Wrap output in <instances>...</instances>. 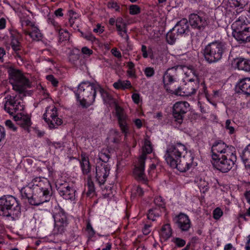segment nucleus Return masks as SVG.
<instances>
[{"mask_svg":"<svg viewBox=\"0 0 250 250\" xmlns=\"http://www.w3.org/2000/svg\"><path fill=\"white\" fill-rule=\"evenodd\" d=\"M70 18L69 19V22L70 26L72 27L73 24L74 23V20L77 19L78 16V14L73 10H71L69 12Z\"/></svg>","mask_w":250,"mask_h":250,"instance_id":"603ef678","label":"nucleus"},{"mask_svg":"<svg viewBox=\"0 0 250 250\" xmlns=\"http://www.w3.org/2000/svg\"><path fill=\"white\" fill-rule=\"evenodd\" d=\"M50 183L47 179H42L41 177H36L28 186L22 187L20 190L21 196H27L33 194V192L37 188H42V187Z\"/></svg>","mask_w":250,"mask_h":250,"instance_id":"aec40b11","label":"nucleus"},{"mask_svg":"<svg viewBox=\"0 0 250 250\" xmlns=\"http://www.w3.org/2000/svg\"><path fill=\"white\" fill-rule=\"evenodd\" d=\"M56 31H58L59 33V42H60L62 43L68 41L69 38V33L67 31L63 30L61 27H60L59 29H57Z\"/></svg>","mask_w":250,"mask_h":250,"instance_id":"e433bc0d","label":"nucleus"},{"mask_svg":"<svg viewBox=\"0 0 250 250\" xmlns=\"http://www.w3.org/2000/svg\"><path fill=\"white\" fill-rule=\"evenodd\" d=\"M141 12L140 6L136 4H131L129 7V13L131 15L139 14Z\"/></svg>","mask_w":250,"mask_h":250,"instance_id":"c03bdc74","label":"nucleus"},{"mask_svg":"<svg viewBox=\"0 0 250 250\" xmlns=\"http://www.w3.org/2000/svg\"><path fill=\"white\" fill-rule=\"evenodd\" d=\"M81 52L84 57H88L93 53V50L87 46L83 47L81 49Z\"/></svg>","mask_w":250,"mask_h":250,"instance_id":"8fccbe9b","label":"nucleus"},{"mask_svg":"<svg viewBox=\"0 0 250 250\" xmlns=\"http://www.w3.org/2000/svg\"><path fill=\"white\" fill-rule=\"evenodd\" d=\"M97 86L99 88L98 92H99L101 94L104 104H110L113 100V98L111 94L104 90L100 84L97 85Z\"/></svg>","mask_w":250,"mask_h":250,"instance_id":"7c9ffc66","label":"nucleus"},{"mask_svg":"<svg viewBox=\"0 0 250 250\" xmlns=\"http://www.w3.org/2000/svg\"><path fill=\"white\" fill-rule=\"evenodd\" d=\"M126 67L127 68L126 71L127 76L131 78L136 79L137 75L135 63L132 61H129L126 62Z\"/></svg>","mask_w":250,"mask_h":250,"instance_id":"72a5a7b5","label":"nucleus"},{"mask_svg":"<svg viewBox=\"0 0 250 250\" xmlns=\"http://www.w3.org/2000/svg\"><path fill=\"white\" fill-rule=\"evenodd\" d=\"M80 166L82 173L84 175H87L91 172V165L90 164L89 158L86 156V154L82 152L81 154V159L79 160Z\"/></svg>","mask_w":250,"mask_h":250,"instance_id":"bb28decb","label":"nucleus"},{"mask_svg":"<svg viewBox=\"0 0 250 250\" xmlns=\"http://www.w3.org/2000/svg\"><path fill=\"white\" fill-rule=\"evenodd\" d=\"M173 221L177 228L182 232L188 231L192 226L189 216L183 212L176 215Z\"/></svg>","mask_w":250,"mask_h":250,"instance_id":"412c9836","label":"nucleus"},{"mask_svg":"<svg viewBox=\"0 0 250 250\" xmlns=\"http://www.w3.org/2000/svg\"><path fill=\"white\" fill-rule=\"evenodd\" d=\"M107 6L108 8L114 9L115 12L122 13V8L121 7L120 4L117 1L111 0L107 2Z\"/></svg>","mask_w":250,"mask_h":250,"instance_id":"58836bf2","label":"nucleus"},{"mask_svg":"<svg viewBox=\"0 0 250 250\" xmlns=\"http://www.w3.org/2000/svg\"><path fill=\"white\" fill-rule=\"evenodd\" d=\"M9 45L12 49L11 54L13 55L18 63L22 65L24 62V54L25 49L22 44L23 38L22 34L16 29H9Z\"/></svg>","mask_w":250,"mask_h":250,"instance_id":"0eeeda50","label":"nucleus"},{"mask_svg":"<svg viewBox=\"0 0 250 250\" xmlns=\"http://www.w3.org/2000/svg\"><path fill=\"white\" fill-rule=\"evenodd\" d=\"M111 53L114 57L118 59H121L122 57L121 52L116 47L112 48Z\"/></svg>","mask_w":250,"mask_h":250,"instance_id":"052dcab7","label":"nucleus"},{"mask_svg":"<svg viewBox=\"0 0 250 250\" xmlns=\"http://www.w3.org/2000/svg\"><path fill=\"white\" fill-rule=\"evenodd\" d=\"M240 156L245 166L250 168V144L243 150Z\"/></svg>","mask_w":250,"mask_h":250,"instance_id":"473e14b6","label":"nucleus"},{"mask_svg":"<svg viewBox=\"0 0 250 250\" xmlns=\"http://www.w3.org/2000/svg\"><path fill=\"white\" fill-rule=\"evenodd\" d=\"M141 51L142 52V55L144 58H148V53L147 51V47L145 45H142L141 47Z\"/></svg>","mask_w":250,"mask_h":250,"instance_id":"338daca9","label":"nucleus"},{"mask_svg":"<svg viewBox=\"0 0 250 250\" xmlns=\"http://www.w3.org/2000/svg\"><path fill=\"white\" fill-rule=\"evenodd\" d=\"M110 152L107 149H103L98 154L99 160L100 162H104V164H107L110 158Z\"/></svg>","mask_w":250,"mask_h":250,"instance_id":"c9c22d12","label":"nucleus"},{"mask_svg":"<svg viewBox=\"0 0 250 250\" xmlns=\"http://www.w3.org/2000/svg\"><path fill=\"white\" fill-rule=\"evenodd\" d=\"M187 146L179 140L171 142L167 146L164 158L167 164L172 169L180 172H186L197 166L194 163V156L188 155Z\"/></svg>","mask_w":250,"mask_h":250,"instance_id":"f03ea898","label":"nucleus"},{"mask_svg":"<svg viewBox=\"0 0 250 250\" xmlns=\"http://www.w3.org/2000/svg\"><path fill=\"white\" fill-rule=\"evenodd\" d=\"M190 110V105L186 101L176 102L172 107V115L175 121L181 124L186 113Z\"/></svg>","mask_w":250,"mask_h":250,"instance_id":"a211bd4d","label":"nucleus"},{"mask_svg":"<svg viewBox=\"0 0 250 250\" xmlns=\"http://www.w3.org/2000/svg\"><path fill=\"white\" fill-rule=\"evenodd\" d=\"M144 194V191L140 186H137L134 188L132 191L131 197H142Z\"/></svg>","mask_w":250,"mask_h":250,"instance_id":"a19ab883","label":"nucleus"},{"mask_svg":"<svg viewBox=\"0 0 250 250\" xmlns=\"http://www.w3.org/2000/svg\"><path fill=\"white\" fill-rule=\"evenodd\" d=\"M209 22L208 15L201 11L191 13L188 16V22L191 28L199 32L204 31Z\"/></svg>","mask_w":250,"mask_h":250,"instance_id":"ddd939ff","label":"nucleus"},{"mask_svg":"<svg viewBox=\"0 0 250 250\" xmlns=\"http://www.w3.org/2000/svg\"><path fill=\"white\" fill-rule=\"evenodd\" d=\"M53 217L54 220L55 233L62 234L66 230V229L70 222L72 216L69 215L60 206L56 208Z\"/></svg>","mask_w":250,"mask_h":250,"instance_id":"9b49d317","label":"nucleus"},{"mask_svg":"<svg viewBox=\"0 0 250 250\" xmlns=\"http://www.w3.org/2000/svg\"><path fill=\"white\" fill-rule=\"evenodd\" d=\"M104 31V27L102 26L101 24L98 23L96 27L94 28L93 32L99 34H102Z\"/></svg>","mask_w":250,"mask_h":250,"instance_id":"680f3d73","label":"nucleus"},{"mask_svg":"<svg viewBox=\"0 0 250 250\" xmlns=\"http://www.w3.org/2000/svg\"><path fill=\"white\" fill-rule=\"evenodd\" d=\"M115 116L122 133L126 137L130 133V126L128 123V117L123 107L116 104Z\"/></svg>","mask_w":250,"mask_h":250,"instance_id":"f3484780","label":"nucleus"},{"mask_svg":"<svg viewBox=\"0 0 250 250\" xmlns=\"http://www.w3.org/2000/svg\"><path fill=\"white\" fill-rule=\"evenodd\" d=\"M0 215L10 217L13 220L18 219L21 215L20 201L12 195L0 197Z\"/></svg>","mask_w":250,"mask_h":250,"instance_id":"423d86ee","label":"nucleus"},{"mask_svg":"<svg viewBox=\"0 0 250 250\" xmlns=\"http://www.w3.org/2000/svg\"><path fill=\"white\" fill-rule=\"evenodd\" d=\"M226 47L225 43L215 41L208 43L204 50V56L209 63L218 62L223 57Z\"/></svg>","mask_w":250,"mask_h":250,"instance_id":"1a4fd4ad","label":"nucleus"},{"mask_svg":"<svg viewBox=\"0 0 250 250\" xmlns=\"http://www.w3.org/2000/svg\"><path fill=\"white\" fill-rule=\"evenodd\" d=\"M8 72L9 82L18 93L8 94L4 98V109L10 115L14 116L18 111L24 109L23 98L26 96V88L30 87V82L19 70L10 68Z\"/></svg>","mask_w":250,"mask_h":250,"instance_id":"f257e3e1","label":"nucleus"},{"mask_svg":"<svg viewBox=\"0 0 250 250\" xmlns=\"http://www.w3.org/2000/svg\"><path fill=\"white\" fill-rule=\"evenodd\" d=\"M97 85L100 84L89 81H83L78 85L75 94L77 101L82 108H87L95 102L99 89Z\"/></svg>","mask_w":250,"mask_h":250,"instance_id":"20e7f679","label":"nucleus"},{"mask_svg":"<svg viewBox=\"0 0 250 250\" xmlns=\"http://www.w3.org/2000/svg\"><path fill=\"white\" fill-rule=\"evenodd\" d=\"M113 87L117 90H125L133 88L131 82L129 80H118L113 84Z\"/></svg>","mask_w":250,"mask_h":250,"instance_id":"c85d7f7f","label":"nucleus"},{"mask_svg":"<svg viewBox=\"0 0 250 250\" xmlns=\"http://www.w3.org/2000/svg\"><path fill=\"white\" fill-rule=\"evenodd\" d=\"M212 214L213 218L216 220H218L223 215V212L220 208L217 207L213 210Z\"/></svg>","mask_w":250,"mask_h":250,"instance_id":"de8ad7c7","label":"nucleus"},{"mask_svg":"<svg viewBox=\"0 0 250 250\" xmlns=\"http://www.w3.org/2000/svg\"><path fill=\"white\" fill-rule=\"evenodd\" d=\"M237 92L247 97H250V78L246 77L240 80L237 83Z\"/></svg>","mask_w":250,"mask_h":250,"instance_id":"a878e982","label":"nucleus"},{"mask_svg":"<svg viewBox=\"0 0 250 250\" xmlns=\"http://www.w3.org/2000/svg\"><path fill=\"white\" fill-rule=\"evenodd\" d=\"M110 170V168L108 164L97 162L96 167V179L100 186L104 184L109 175Z\"/></svg>","mask_w":250,"mask_h":250,"instance_id":"4be33fe9","label":"nucleus"},{"mask_svg":"<svg viewBox=\"0 0 250 250\" xmlns=\"http://www.w3.org/2000/svg\"><path fill=\"white\" fill-rule=\"evenodd\" d=\"M189 22L187 19H182L172 28V30L177 32L180 37L188 35L189 32Z\"/></svg>","mask_w":250,"mask_h":250,"instance_id":"393cba45","label":"nucleus"},{"mask_svg":"<svg viewBox=\"0 0 250 250\" xmlns=\"http://www.w3.org/2000/svg\"><path fill=\"white\" fill-rule=\"evenodd\" d=\"M33 194L27 196H21L22 199L27 200L32 206H39L50 201L52 196V187L50 183H47L42 188H37Z\"/></svg>","mask_w":250,"mask_h":250,"instance_id":"6e6552de","label":"nucleus"},{"mask_svg":"<svg viewBox=\"0 0 250 250\" xmlns=\"http://www.w3.org/2000/svg\"><path fill=\"white\" fill-rule=\"evenodd\" d=\"M6 58V51L2 47H0V63H3Z\"/></svg>","mask_w":250,"mask_h":250,"instance_id":"4d7b16f0","label":"nucleus"},{"mask_svg":"<svg viewBox=\"0 0 250 250\" xmlns=\"http://www.w3.org/2000/svg\"><path fill=\"white\" fill-rule=\"evenodd\" d=\"M245 19H239L231 25L232 36L240 43L250 42V23L246 22Z\"/></svg>","mask_w":250,"mask_h":250,"instance_id":"9d476101","label":"nucleus"},{"mask_svg":"<svg viewBox=\"0 0 250 250\" xmlns=\"http://www.w3.org/2000/svg\"><path fill=\"white\" fill-rule=\"evenodd\" d=\"M236 152L235 147L228 145L223 140H217L213 143L211 147V159L219 158L223 155H227Z\"/></svg>","mask_w":250,"mask_h":250,"instance_id":"4468645a","label":"nucleus"},{"mask_svg":"<svg viewBox=\"0 0 250 250\" xmlns=\"http://www.w3.org/2000/svg\"><path fill=\"white\" fill-rule=\"evenodd\" d=\"M242 1L243 0H228V2L232 8L240 7V8H243L244 4Z\"/></svg>","mask_w":250,"mask_h":250,"instance_id":"a18cd8bd","label":"nucleus"},{"mask_svg":"<svg viewBox=\"0 0 250 250\" xmlns=\"http://www.w3.org/2000/svg\"><path fill=\"white\" fill-rule=\"evenodd\" d=\"M83 37L87 41L94 42L96 40V37L91 33L83 34L82 33Z\"/></svg>","mask_w":250,"mask_h":250,"instance_id":"6e6d98bb","label":"nucleus"},{"mask_svg":"<svg viewBox=\"0 0 250 250\" xmlns=\"http://www.w3.org/2000/svg\"><path fill=\"white\" fill-rule=\"evenodd\" d=\"M236 161V152H234L211 159V162L215 169L222 173H227L232 168Z\"/></svg>","mask_w":250,"mask_h":250,"instance_id":"f8f14e48","label":"nucleus"},{"mask_svg":"<svg viewBox=\"0 0 250 250\" xmlns=\"http://www.w3.org/2000/svg\"><path fill=\"white\" fill-rule=\"evenodd\" d=\"M56 187L59 194L63 199L71 202L75 200L76 190L73 185L67 182L58 183Z\"/></svg>","mask_w":250,"mask_h":250,"instance_id":"6ab92c4d","label":"nucleus"},{"mask_svg":"<svg viewBox=\"0 0 250 250\" xmlns=\"http://www.w3.org/2000/svg\"><path fill=\"white\" fill-rule=\"evenodd\" d=\"M43 119L50 129L57 128L63 123L62 120L59 117L58 109L55 106L46 107L45 112L43 115Z\"/></svg>","mask_w":250,"mask_h":250,"instance_id":"dca6fc26","label":"nucleus"},{"mask_svg":"<svg viewBox=\"0 0 250 250\" xmlns=\"http://www.w3.org/2000/svg\"><path fill=\"white\" fill-rule=\"evenodd\" d=\"M199 187L203 189L205 188L206 190L208 189V183L205 180H202V179L200 180V183L198 184Z\"/></svg>","mask_w":250,"mask_h":250,"instance_id":"69168bd1","label":"nucleus"},{"mask_svg":"<svg viewBox=\"0 0 250 250\" xmlns=\"http://www.w3.org/2000/svg\"><path fill=\"white\" fill-rule=\"evenodd\" d=\"M185 77L184 84L175 90L174 93L181 96H189L196 94L199 89V93L207 94V87L205 81L199 75V72L193 68L186 66L183 68Z\"/></svg>","mask_w":250,"mask_h":250,"instance_id":"7ed1b4c3","label":"nucleus"},{"mask_svg":"<svg viewBox=\"0 0 250 250\" xmlns=\"http://www.w3.org/2000/svg\"><path fill=\"white\" fill-rule=\"evenodd\" d=\"M121 141L120 133L115 130L114 131V137L113 138L112 142L115 144H118Z\"/></svg>","mask_w":250,"mask_h":250,"instance_id":"5fc2aeb1","label":"nucleus"},{"mask_svg":"<svg viewBox=\"0 0 250 250\" xmlns=\"http://www.w3.org/2000/svg\"><path fill=\"white\" fill-rule=\"evenodd\" d=\"M177 69L175 67L168 68L164 73L163 76L164 87L167 91L170 88V85L177 81Z\"/></svg>","mask_w":250,"mask_h":250,"instance_id":"5701e85b","label":"nucleus"},{"mask_svg":"<svg viewBox=\"0 0 250 250\" xmlns=\"http://www.w3.org/2000/svg\"><path fill=\"white\" fill-rule=\"evenodd\" d=\"M237 128L234 122H232L230 119L226 121L225 128L230 136H235Z\"/></svg>","mask_w":250,"mask_h":250,"instance_id":"2f4dec72","label":"nucleus"},{"mask_svg":"<svg viewBox=\"0 0 250 250\" xmlns=\"http://www.w3.org/2000/svg\"><path fill=\"white\" fill-rule=\"evenodd\" d=\"M87 190L86 194L87 197H92L95 192V188L93 182L89 178L87 182Z\"/></svg>","mask_w":250,"mask_h":250,"instance_id":"4c0bfd02","label":"nucleus"},{"mask_svg":"<svg viewBox=\"0 0 250 250\" xmlns=\"http://www.w3.org/2000/svg\"><path fill=\"white\" fill-rule=\"evenodd\" d=\"M145 76L149 79L153 77L155 74L154 67L151 66H147L143 69Z\"/></svg>","mask_w":250,"mask_h":250,"instance_id":"79ce46f5","label":"nucleus"},{"mask_svg":"<svg viewBox=\"0 0 250 250\" xmlns=\"http://www.w3.org/2000/svg\"><path fill=\"white\" fill-rule=\"evenodd\" d=\"M116 27L117 32L124 31L125 34L127 33L126 25L125 23H124V24L122 25L120 24H116Z\"/></svg>","mask_w":250,"mask_h":250,"instance_id":"bf43d9fd","label":"nucleus"},{"mask_svg":"<svg viewBox=\"0 0 250 250\" xmlns=\"http://www.w3.org/2000/svg\"><path fill=\"white\" fill-rule=\"evenodd\" d=\"M172 230L169 224H166L162 226L160 232V235L164 241H167L171 236Z\"/></svg>","mask_w":250,"mask_h":250,"instance_id":"c756f323","label":"nucleus"},{"mask_svg":"<svg viewBox=\"0 0 250 250\" xmlns=\"http://www.w3.org/2000/svg\"><path fill=\"white\" fill-rule=\"evenodd\" d=\"M180 36L177 35V32L173 31L172 28L166 35V41L168 44L172 45L175 43L176 40Z\"/></svg>","mask_w":250,"mask_h":250,"instance_id":"f704fd0d","label":"nucleus"},{"mask_svg":"<svg viewBox=\"0 0 250 250\" xmlns=\"http://www.w3.org/2000/svg\"><path fill=\"white\" fill-rule=\"evenodd\" d=\"M171 242L174 243L176 247L178 248L183 247L186 244V241L184 239L180 237H173Z\"/></svg>","mask_w":250,"mask_h":250,"instance_id":"37998d69","label":"nucleus"},{"mask_svg":"<svg viewBox=\"0 0 250 250\" xmlns=\"http://www.w3.org/2000/svg\"><path fill=\"white\" fill-rule=\"evenodd\" d=\"M151 227V225L149 224H145L144 228H143L142 231L144 235H148L150 232L151 231L150 228Z\"/></svg>","mask_w":250,"mask_h":250,"instance_id":"e2e57ef3","label":"nucleus"},{"mask_svg":"<svg viewBox=\"0 0 250 250\" xmlns=\"http://www.w3.org/2000/svg\"><path fill=\"white\" fill-rule=\"evenodd\" d=\"M14 118L15 121L28 133L30 132V127L32 124L31 117L28 114L23 113H18L14 115Z\"/></svg>","mask_w":250,"mask_h":250,"instance_id":"b1692460","label":"nucleus"},{"mask_svg":"<svg viewBox=\"0 0 250 250\" xmlns=\"http://www.w3.org/2000/svg\"><path fill=\"white\" fill-rule=\"evenodd\" d=\"M133 122L138 129H140L143 126V123L141 119L138 118L133 121Z\"/></svg>","mask_w":250,"mask_h":250,"instance_id":"774afa93","label":"nucleus"},{"mask_svg":"<svg viewBox=\"0 0 250 250\" xmlns=\"http://www.w3.org/2000/svg\"><path fill=\"white\" fill-rule=\"evenodd\" d=\"M52 146L56 149H59V148H63L65 147L64 143L62 142H53L52 144Z\"/></svg>","mask_w":250,"mask_h":250,"instance_id":"0e129e2a","label":"nucleus"},{"mask_svg":"<svg viewBox=\"0 0 250 250\" xmlns=\"http://www.w3.org/2000/svg\"><path fill=\"white\" fill-rule=\"evenodd\" d=\"M153 150V146L149 139H145L142 146V153L138 159V163L134 166L132 175L136 181L147 185L148 180L146 176L145 170L147 155L151 154Z\"/></svg>","mask_w":250,"mask_h":250,"instance_id":"39448f33","label":"nucleus"},{"mask_svg":"<svg viewBox=\"0 0 250 250\" xmlns=\"http://www.w3.org/2000/svg\"><path fill=\"white\" fill-rule=\"evenodd\" d=\"M5 125L8 129L13 131H16L17 129V127L15 125L12 121L10 120H6L5 122Z\"/></svg>","mask_w":250,"mask_h":250,"instance_id":"864d4df0","label":"nucleus"},{"mask_svg":"<svg viewBox=\"0 0 250 250\" xmlns=\"http://www.w3.org/2000/svg\"><path fill=\"white\" fill-rule=\"evenodd\" d=\"M131 99L133 103L137 105L142 103V98L139 93H133L131 95Z\"/></svg>","mask_w":250,"mask_h":250,"instance_id":"49530a36","label":"nucleus"},{"mask_svg":"<svg viewBox=\"0 0 250 250\" xmlns=\"http://www.w3.org/2000/svg\"><path fill=\"white\" fill-rule=\"evenodd\" d=\"M154 203L155 206L150 208L147 213V219L152 221L156 220L161 216L162 212L167 209L165 199L161 196H155Z\"/></svg>","mask_w":250,"mask_h":250,"instance_id":"2eb2a0df","label":"nucleus"},{"mask_svg":"<svg viewBox=\"0 0 250 250\" xmlns=\"http://www.w3.org/2000/svg\"><path fill=\"white\" fill-rule=\"evenodd\" d=\"M46 79L54 87H58L59 84L58 80L54 75L50 74L46 76Z\"/></svg>","mask_w":250,"mask_h":250,"instance_id":"09e8293b","label":"nucleus"},{"mask_svg":"<svg viewBox=\"0 0 250 250\" xmlns=\"http://www.w3.org/2000/svg\"><path fill=\"white\" fill-rule=\"evenodd\" d=\"M233 64L238 70L250 72V60L242 57L234 59Z\"/></svg>","mask_w":250,"mask_h":250,"instance_id":"cd10ccee","label":"nucleus"},{"mask_svg":"<svg viewBox=\"0 0 250 250\" xmlns=\"http://www.w3.org/2000/svg\"><path fill=\"white\" fill-rule=\"evenodd\" d=\"M198 105L202 113H207L209 111V107L207 104L199 102Z\"/></svg>","mask_w":250,"mask_h":250,"instance_id":"3c124183","label":"nucleus"},{"mask_svg":"<svg viewBox=\"0 0 250 250\" xmlns=\"http://www.w3.org/2000/svg\"><path fill=\"white\" fill-rule=\"evenodd\" d=\"M47 21L49 24L52 25L54 27L56 30H57V29H59L60 27H61L57 21H56L53 18H48Z\"/></svg>","mask_w":250,"mask_h":250,"instance_id":"13d9d810","label":"nucleus"},{"mask_svg":"<svg viewBox=\"0 0 250 250\" xmlns=\"http://www.w3.org/2000/svg\"><path fill=\"white\" fill-rule=\"evenodd\" d=\"M29 35L33 40H40L42 38V34L40 31L37 28H33L31 32H29Z\"/></svg>","mask_w":250,"mask_h":250,"instance_id":"ea45409f","label":"nucleus"}]
</instances>
